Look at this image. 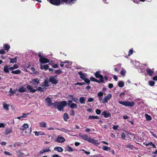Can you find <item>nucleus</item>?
<instances>
[{
	"label": "nucleus",
	"mask_w": 157,
	"mask_h": 157,
	"mask_svg": "<svg viewBox=\"0 0 157 157\" xmlns=\"http://www.w3.org/2000/svg\"><path fill=\"white\" fill-rule=\"evenodd\" d=\"M65 141V139L63 137L59 136L56 138V141L59 143H62Z\"/></svg>",
	"instance_id": "9"
},
{
	"label": "nucleus",
	"mask_w": 157,
	"mask_h": 157,
	"mask_svg": "<svg viewBox=\"0 0 157 157\" xmlns=\"http://www.w3.org/2000/svg\"><path fill=\"white\" fill-rule=\"evenodd\" d=\"M146 120L147 121H150L151 120V117L149 115H148L147 114H145V115Z\"/></svg>",
	"instance_id": "40"
},
{
	"label": "nucleus",
	"mask_w": 157,
	"mask_h": 157,
	"mask_svg": "<svg viewBox=\"0 0 157 157\" xmlns=\"http://www.w3.org/2000/svg\"><path fill=\"white\" fill-rule=\"evenodd\" d=\"M10 63H14L17 62V58L16 57H15L13 59H12L10 58Z\"/></svg>",
	"instance_id": "34"
},
{
	"label": "nucleus",
	"mask_w": 157,
	"mask_h": 157,
	"mask_svg": "<svg viewBox=\"0 0 157 157\" xmlns=\"http://www.w3.org/2000/svg\"><path fill=\"white\" fill-rule=\"evenodd\" d=\"M28 114H29V113H27V114L24 113L22 116L23 118L26 117H27V115Z\"/></svg>",
	"instance_id": "60"
},
{
	"label": "nucleus",
	"mask_w": 157,
	"mask_h": 157,
	"mask_svg": "<svg viewBox=\"0 0 157 157\" xmlns=\"http://www.w3.org/2000/svg\"><path fill=\"white\" fill-rule=\"evenodd\" d=\"M34 132L35 133V135L36 136L44 134V133L41 132Z\"/></svg>",
	"instance_id": "28"
},
{
	"label": "nucleus",
	"mask_w": 157,
	"mask_h": 157,
	"mask_svg": "<svg viewBox=\"0 0 157 157\" xmlns=\"http://www.w3.org/2000/svg\"><path fill=\"white\" fill-rule=\"evenodd\" d=\"M4 153L7 155H12V154H10L9 152L8 151H5L4 152Z\"/></svg>",
	"instance_id": "57"
},
{
	"label": "nucleus",
	"mask_w": 157,
	"mask_h": 157,
	"mask_svg": "<svg viewBox=\"0 0 157 157\" xmlns=\"http://www.w3.org/2000/svg\"><path fill=\"white\" fill-rule=\"evenodd\" d=\"M39 126L41 127L46 128L47 127V124L45 122H41L39 123Z\"/></svg>",
	"instance_id": "22"
},
{
	"label": "nucleus",
	"mask_w": 157,
	"mask_h": 157,
	"mask_svg": "<svg viewBox=\"0 0 157 157\" xmlns=\"http://www.w3.org/2000/svg\"><path fill=\"white\" fill-rule=\"evenodd\" d=\"M26 66L28 69L31 66V63L27 64Z\"/></svg>",
	"instance_id": "63"
},
{
	"label": "nucleus",
	"mask_w": 157,
	"mask_h": 157,
	"mask_svg": "<svg viewBox=\"0 0 157 157\" xmlns=\"http://www.w3.org/2000/svg\"><path fill=\"white\" fill-rule=\"evenodd\" d=\"M72 101L71 100H69L68 101V103H67V105H70L71 103H73L72 102Z\"/></svg>",
	"instance_id": "64"
},
{
	"label": "nucleus",
	"mask_w": 157,
	"mask_h": 157,
	"mask_svg": "<svg viewBox=\"0 0 157 157\" xmlns=\"http://www.w3.org/2000/svg\"><path fill=\"white\" fill-rule=\"evenodd\" d=\"M78 74L80 76V78L83 79V80L85 79V78H86L87 76V75L86 74L82 73V72L81 71H79L78 72Z\"/></svg>",
	"instance_id": "16"
},
{
	"label": "nucleus",
	"mask_w": 157,
	"mask_h": 157,
	"mask_svg": "<svg viewBox=\"0 0 157 157\" xmlns=\"http://www.w3.org/2000/svg\"><path fill=\"white\" fill-rule=\"evenodd\" d=\"M5 127V125L4 123H0V128H4Z\"/></svg>",
	"instance_id": "53"
},
{
	"label": "nucleus",
	"mask_w": 157,
	"mask_h": 157,
	"mask_svg": "<svg viewBox=\"0 0 157 157\" xmlns=\"http://www.w3.org/2000/svg\"><path fill=\"white\" fill-rule=\"evenodd\" d=\"M125 94V93H123V92H122V93H121L120 94V97H121V98H124V95Z\"/></svg>",
	"instance_id": "50"
},
{
	"label": "nucleus",
	"mask_w": 157,
	"mask_h": 157,
	"mask_svg": "<svg viewBox=\"0 0 157 157\" xmlns=\"http://www.w3.org/2000/svg\"><path fill=\"white\" fill-rule=\"evenodd\" d=\"M126 136H128L126 135V132L125 133H123L121 135V137L123 139H124L125 138Z\"/></svg>",
	"instance_id": "46"
},
{
	"label": "nucleus",
	"mask_w": 157,
	"mask_h": 157,
	"mask_svg": "<svg viewBox=\"0 0 157 157\" xmlns=\"http://www.w3.org/2000/svg\"><path fill=\"white\" fill-rule=\"evenodd\" d=\"M113 85L111 83H109L108 85V87L109 88H113Z\"/></svg>",
	"instance_id": "59"
},
{
	"label": "nucleus",
	"mask_w": 157,
	"mask_h": 157,
	"mask_svg": "<svg viewBox=\"0 0 157 157\" xmlns=\"http://www.w3.org/2000/svg\"><path fill=\"white\" fill-rule=\"evenodd\" d=\"M40 53L38 54V56L40 57L39 60L41 63H47L49 62V60L46 58L42 56Z\"/></svg>",
	"instance_id": "5"
},
{
	"label": "nucleus",
	"mask_w": 157,
	"mask_h": 157,
	"mask_svg": "<svg viewBox=\"0 0 157 157\" xmlns=\"http://www.w3.org/2000/svg\"><path fill=\"white\" fill-rule=\"evenodd\" d=\"M67 98L68 99H71L74 102H77L78 100V98H75L74 97V96L72 95H68Z\"/></svg>",
	"instance_id": "15"
},
{
	"label": "nucleus",
	"mask_w": 157,
	"mask_h": 157,
	"mask_svg": "<svg viewBox=\"0 0 157 157\" xmlns=\"http://www.w3.org/2000/svg\"><path fill=\"white\" fill-rule=\"evenodd\" d=\"M36 88V90H38L40 91H43L44 90V89L45 88L44 87H38Z\"/></svg>",
	"instance_id": "32"
},
{
	"label": "nucleus",
	"mask_w": 157,
	"mask_h": 157,
	"mask_svg": "<svg viewBox=\"0 0 157 157\" xmlns=\"http://www.w3.org/2000/svg\"><path fill=\"white\" fill-rule=\"evenodd\" d=\"M48 86V82L47 80H45L44 82V84L43 85H42V87H44L45 88V87Z\"/></svg>",
	"instance_id": "42"
},
{
	"label": "nucleus",
	"mask_w": 157,
	"mask_h": 157,
	"mask_svg": "<svg viewBox=\"0 0 157 157\" xmlns=\"http://www.w3.org/2000/svg\"><path fill=\"white\" fill-rule=\"evenodd\" d=\"M82 151L83 152H84V153H86V154H88V155H89L90 154V152L89 151H87L85 150L84 149H82Z\"/></svg>",
	"instance_id": "54"
},
{
	"label": "nucleus",
	"mask_w": 157,
	"mask_h": 157,
	"mask_svg": "<svg viewBox=\"0 0 157 157\" xmlns=\"http://www.w3.org/2000/svg\"><path fill=\"white\" fill-rule=\"evenodd\" d=\"M49 66L48 64L43 65L42 64L40 65V69L41 70L44 69L45 70L48 69Z\"/></svg>",
	"instance_id": "18"
},
{
	"label": "nucleus",
	"mask_w": 157,
	"mask_h": 157,
	"mask_svg": "<svg viewBox=\"0 0 157 157\" xmlns=\"http://www.w3.org/2000/svg\"><path fill=\"white\" fill-rule=\"evenodd\" d=\"M16 90H12V88H10V94H9V95L10 96H12L14 94H15L16 93Z\"/></svg>",
	"instance_id": "33"
},
{
	"label": "nucleus",
	"mask_w": 157,
	"mask_h": 157,
	"mask_svg": "<svg viewBox=\"0 0 157 157\" xmlns=\"http://www.w3.org/2000/svg\"><path fill=\"white\" fill-rule=\"evenodd\" d=\"M26 91V89L24 87H21L18 90V91L21 93L24 92Z\"/></svg>",
	"instance_id": "29"
},
{
	"label": "nucleus",
	"mask_w": 157,
	"mask_h": 157,
	"mask_svg": "<svg viewBox=\"0 0 157 157\" xmlns=\"http://www.w3.org/2000/svg\"><path fill=\"white\" fill-rule=\"evenodd\" d=\"M88 118L90 119H97L98 117L97 116H90Z\"/></svg>",
	"instance_id": "41"
},
{
	"label": "nucleus",
	"mask_w": 157,
	"mask_h": 157,
	"mask_svg": "<svg viewBox=\"0 0 157 157\" xmlns=\"http://www.w3.org/2000/svg\"><path fill=\"white\" fill-rule=\"evenodd\" d=\"M76 0H49L50 2L54 5L57 6L61 2H67L70 4L74 3Z\"/></svg>",
	"instance_id": "1"
},
{
	"label": "nucleus",
	"mask_w": 157,
	"mask_h": 157,
	"mask_svg": "<svg viewBox=\"0 0 157 157\" xmlns=\"http://www.w3.org/2000/svg\"><path fill=\"white\" fill-rule=\"evenodd\" d=\"M54 150L61 152L63 151V149L62 148L60 147H57L54 148Z\"/></svg>",
	"instance_id": "23"
},
{
	"label": "nucleus",
	"mask_w": 157,
	"mask_h": 157,
	"mask_svg": "<svg viewBox=\"0 0 157 157\" xmlns=\"http://www.w3.org/2000/svg\"><path fill=\"white\" fill-rule=\"evenodd\" d=\"M104 79L106 80H107V78L106 76H105L103 78V76L99 74V83H103L104 82Z\"/></svg>",
	"instance_id": "11"
},
{
	"label": "nucleus",
	"mask_w": 157,
	"mask_h": 157,
	"mask_svg": "<svg viewBox=\"0 0 157 157\" xmlns=\"http://www.w3.org/2000/svg\"><path fill=\"white\" fill-rule=\"evenodd\" d=\"M149 85L151 86H153L155 84V82L154 81L150 80L148 82Z\"/></svg>",
	"instance_id": "38"
},
{
	"label": "nucleus",
	"mask_w": 157,
	"mask_h": 157,
	"mask_svg": "<svg viewBox=\"0 0 157 157\" xmlns=\"http://www.w3.org/2000/svg\"><path fill=\"white\" fill-rule=\"evenodd\" d=\"M133 1L135 3H136L138 4L140 3V2L139 0H133Z\"/></svg>",
	"instance_id": "56"
},
{
	"label": "nucleus",
	"mask_w": 157,
	"mask_h": 157,
	"mask_svg": "<svg viewBox=\"0 0 157 157\" xmlns=\"http://www.w3.org/2000/svg\"><path fill=\"white\" fill-rule=\"evenodd\" d=\"M27 88L31 92L35 93L36 91V89H35V87H33L29 85H27Z\"/></svg>",
	"instance_id": "10"
},
{
	"label": "nucleus",
	"mask_w": 157,
	"mask_h": 157,
	"mask_svg": "<svg viewBox=\"0 0 157 157\" xmlns=\"http://www.w3.org/2000/svg\"><path fill=\"white\" fill-rule=\"evenodd\" d=\"M118 86L120 87H122L124 86V83L123 81H120L118 83Z\"/></svg>",
	"instance_id": "30"
},
{
	"label": "nucleus",
	"mask_w": 157,
	"mask_h": 157,
	"mask_svg": "<svg viewBox=\"0 0 157 157\" xmlns=\"http://www.w3.org/2000/svg\"><path fill=\"white\" fill-rule=\"evenodd\" d=\"M46 102L47 103L48 105H51L52 104V101L49 98H47L46 100Z\"/></svg>",
	"instance_id": "26"
},
{
	"label": "nucleus",
	"mask_w": 157,
	"mask_h": 157,
	"mask_svg": "<svg viewBox=\"0 0 157 157\" xmlns=\"http://www.w3.org/2000/svg\"><path fill=\"white\" fill-rule=\"evenodd\" d=\"M133 52V50L132 49H130L129 50V51L128 52V56H130L131 55H132Z\"/></svg>",
	"instance_id": "48"
},
{
	"label": "nucleus",
	"mask_w": 157,
	"mask_h": 157,
	"mask_svg": "<svg viewBox=\"0 0 157 157\" xmlns=\"http://www.w3.org/2000/svg\"><path fill=\"white\" fill-rule=\"evenodd\" d=\"M5 53V51L4 49H1L0 51V54H3Z\"/></svg>",
	"instance_id": "58"
},
{
	"label": "nucleus",
	"mask_w": 157,
	"mask_h": 157,
	"mask_svg": "<svg viewBox=\"0 0 157 157\" xmlns=\"http://www.w3.org/2000/svg\"><path fill=\"white\" fill-rule=\"evenodd\" d=\"M66 149L67 151L69 152H72L74 151V150L69 145H67L66 147Z\"/></svg>",
	"instance_id": "35"
},
{
	"label": "nucleus",
	"mask_w": 157,
	"mask_h": 157,
	"mask_svg": "<svg viewBox=\"0 0 157 157\" xmlns=\"http://www.w3.org/2000/svg\"><path fill=\"white\" fill-rule=\"evenodd\" d=\"M112 97V95L111 94H109L102 100V102L103 103H107L108 101Z\"/></svg>",
	"instance_id": "6"
},
{
	"label": "nucleus",
	"mask_w": 157,
	"mask_h": 157,
	"mask_svg": "<svg viewBox=\"0 0 157 157\" xmlns=\"http://www.w3.org/2000/svg\"><path fill=\"white\" fill-rule=\"evenodd\" d=\"M70 114H71V115L72 116H75V113H74V110H72L71 111V112Z\"/></svg>",
	"instance_id": "62"
},
{
	"label": "nucleus",
	"mask_w": 157,
	"mask_h": 157,
	"mask_svg": "<svg viewBox=\"0 0 157 157\" xmlns=\"http://www.w3.org/2000/svg\"><path fill=\"white\" fill-rule=\"evenodd\" d=\"M29 127V126L27 124H24L21 127L20 129L21 130H25Z\"/></svg>",
	"instance_id": "20"
},
{
	"label": "nucleus",
	"mask_w": 157,
	"mask_h": 157,
	"mask_svg": "<svg viewBox=\"0 0 157 157\" xmlns=\"http://www.w3.org/2000/svg\"><path fill=\"white\" fill-rule=\"evenodd\" d=\"M51 151V150L49 148V147H47L46 148L42 150H41L39 152V154L40 155H42L44 153L49 152Z\"/></svg>",
	"instance_id": "12"
},
{
	"label": "nucleus",
	"mask_w": 157,
	"mask_h": 157,
	"mask_svg": "<svg viewBox=\"0 0 157 157\" xmlns=\"http://www.w3.org/2000/svg\"><path fill=\"white\" fill-rule=\"evenodd\" d=\"M126 135L128 136L127 137L131 139H133L135 138L134 135L131 133H129L128 132H126Z\"/></svg>",
	"instance_id": "21"
},
{
	"label": "nucleus",
	"mask_w": 157,
	"mask_h": 157,
	"mask_svg": "<svg viewBox=\"0 0 157 157\" xmlns=\"http://www.w3.org/2000/svg\"><path fill=\"white\" fill-rule=\"evenodd\" d=\"M12 132V129H7L6 130L5 133L6 135L11 133Z\"/></svg>",
	"instance_id": "37"
},
{
	"label": "nucleus",
	"mask_w": 157,
	"mask_h": 157,
	"mask_svg": "<svg viewBox=\"0 0 157 157\" xmlns=\"http://www.w3.org/2000/svg\"><path fill=\"white\" fill-rule=\"evenodd\" d=\"M119 102L121 104L125 106L132 107L135 105V102L134 101H120Z\"/></svg>",
	"instance_id": "4"
},
{
	"label": "nucleus",
	"mask_w": 157,
	"mask_h": 157,
	"mask_svg": "<svg viewBox=\"0 0 157 157\" xmlns=\"http://www.w3.org/2000/svg\"><path fill=\"white\" fill-rule=\"evenodd\" d=\"M63 118L64 121H67L69 119L67 113H65L64 114Z\"/></svg>",
	"instance_id": "39"
},
{
	"label": "nucleus",
	"mask_w": 157,
	"mask_h": 157,
	"mask_svg": "<svg viewBox=\"0 0 157 157\" xmlns=\"http://www.w3.org/2000/svg\"><path fill=\"white\" fill-rule=\"evenodd\" d=\"M79 135L80 137L82 138V139L87 141L88 142L90 143L96 144L97 141L91 139L86 134H85L82 135V134L81 133H80L79 134Z\"/></svg>",
	"instance_id": "3"
},
{
	"label": "nucleus",
	"mask_w": 157,
	"mask_h": 157,
	"mask_svg": "<svg viewBox=\"0 0 157 157\" xmlns=\"http://www.w3.org/2000/svg\"><path fill=\"white\" fill-rule=\"evenodd\" d=\"M85 100V98L83 97H81L79 98V101L81 104H84Z\"/></svg>",
	"instance_id": "31"
},
{
	"label": "nucleus",
	"mask_w": 157,
	"mask_h": 157,
	"mask_svg": "<svg viewBox=\"0 0 157 157\" xmlns=\"http://www.w3.org/2000/svg\"><path fill=\"white\" fill-rule=\"evenodd\" d=\"M21 71L19 70H17L16 71H11V73L13 74H18L21 73Z\"/></svg>",
	"instance_id": "36"
},
{
	"label": "nucleus",
	"mask_w": 157,
	"mask_h": 157,
	"mask_svg": "<svg viewBox=\"0 0 157 157\" xmlns=\"http://www.w3.org/2000/svg\"><path fill=\"white\" fill-rule=\"evenodd\" d=\"M94 100V99L91 98H88L87 100L88 102H91L93 101Z\"/></svg>",
	"instance_id": "52"
},
{
	"label": "nucleus",
	"mask_w": 157,
	"mask_h": 157,
	"mask_svg": "<svg viewBox=\"0 0 157 157\" xmlns=\"http://www.w3.org/2000/svg\"><path fill=\"white\" fill-rule=\"evenodd\" d=\"M9 67L7 65L5 66L3 71L6 73L9 72Z\"/></svg>",
	"instance_id": "25"
},
{
	"label": "nucleus",
	"mask_w": 157,
	"mask_h": 157,
	"mask_svg": "<svg viewBox=\"0 0 157 157\" xmlns=\"http://www.w3.org/2000/svg\"><path fill=\"white\" fill-rule=\"evenodd\" d=\"M62 73V71L60 69L56 70L55 71V73L56 74H60Z\"/></svg>",
	"instance_id": "45"
},
{
	"label": "nucleus",
	"mask_w": 157,
	"mask_h": 157,
	"mask_svg": "<svg viewBox=\"0 0 157 157\" xmlns=\"http://www.w3.org/2000/svg\"><path fill=\"white\" fill-rule=\"evenodd\" d=\"M126 72V71L125 70L123 69L121 70V75L123 76H124Z\"/></svg>",
	"instance_id": "44"
},
{
	"label": "nucleus",
	"mask_w": 157,
	"mask_h": 157,
	"mask_svg": "<svg viewBox=\"0 0 157 157\" xmlns=\"http://www.w3.org/2000/svg\"><path fill=\"white\" fill-rule=\"evenodd\" d=\"M102 115L105 118H107L111 116V114L108 111H104L102 113Z\"/></svg>",
	"instance_id": "13"
},
{
	"label": "nucleus",
	"mask_w": 157,
	"mask_h": 157,
	"mask_svg": "<svg viewBox=\"0 0 157 157\" xmlns=\"http://www.w3.org/2000/svg\"><path fill=\"white\" fill-rule=\"evenodd\" d=\"M13 67L14 69L17 68H18V66L16 64H15L13 66Z\"/></svg>",
	"instance_id": "61"
},
{
	"label": "nucleus",
	"mask_w": 157,
	"mask_h": 157,
	"mask_svg": "<svg viewBox=\"0 0 157 157\" xmlns=\"http://www.w3.org/2000/svg\"><path fill=\"white\" fill-rule=\"evenodd\" d=\"M83 80L86 83L88 84L90 82V80L86 78H85Z\"/></svg>",
	"instance_id": "49"
},
{
	"label": "nucleus",
	"mask_w": 157,
	"mask_h": 157,
	"mask_svg": "<svg viewBox=\"0 0 157 157\" xmlns=\"http://www.w3.org/2000/svg\"><path fill=\"white\" fill-rule=\"evenodd\" d=\"M90 80L92 81L98 82V81L97 79H96L95 78L93 77H91L90 78Z\"/></svg>",
	"instance_id": "47"
},
{
	"label": "nucleus",
	"mask_w": 157,
	"mask_h": 157,
	"mask_svg": "<svg viewBox=\"0 0 157 157\" xmlns=\"http://www.w3.org/2000/svg\"><path fill=\"white\" fill-rule=\"evenodd\" d=\"M102 149L105 151H109L111 150V148L110 147H107L105 146H104L102 147Z\"/></svg>",
	"instance_id": "27"
},
{
	"label": "nucleus",
	"mask_w": 157,
	"mask_h": 157,
	"mask_svg": "<svg viewBox=\"0 0 157 157\" xmlns=\"http://www.w3.org/2000/svg\"><path fill=\"white\" fill-rule=\"evenodd\" d=\"M49 81L51 82L52 83L56 84L58 82V81L55 77H50Z\"/></svg>",
	"instance_id": "14"
},
{
	"label": "nucleus",
	"mask_w": 157,
	"mask_h": 157,
	"mask_svg": "<svg viewBox=\"0 0 157 157\" xmlns=\"http://www.w3.org/2000/svg\"><path fill=\"white\" fill-rule=\"evenodd\" d=\"M52 67L54 68H56L58 67V66L57 64H55L53 65L52 66Z\"/></svg>",
	"instance_id": "55"
},
{
	"label": "nucleus",
	"mask_w": 157,
	"mask_h": 157,
	"mask_svg": "<svg viewBox=\"0 0 157 157\" xmlns=\"http://www.w3.org/2000/svg\"><path fill=\"white\" fill-rule=\"evenodd\" d=\"M4 46L5 50L7 51L9 50L10 48V46L7 44H4Z\"/></svg>",
	"instance_id": "43"
},
{
	"label": "nucleus",
	"mask_w": 157,
	"mask_h": 157,
	"mask_svg": "<svg viewBox=\"0 0 157 157\" xmlns=\"http://www.w3.org/2000/svg\"><path fill=\"white\" fill-rule=\"evenodd\" d=\"M3 108L6 110H8L9 109V104H7L6 102L3 103Z\"/></svg>",
	"instance_id": "19"
},
{
	"label": "nucleus",
	"mask_w": 157,
	"mask_h": 157,
	"mask_svg": "<svg viewBox=\"0 0 157 157\" xmlns=\"http://www.w3.org/2000/svg\"><path fill=\"white\" fill-rule=\"evenodd\" d=\"M53 104L56 108L61 111L62 110L64 107L67 105V102L66 101H63L61 102H56Z\"/></svg>",
	"instance_id": "2"
},
{
	"label": "nucleus",
	"mask_w": 157,
	"mask_h": 157,
	"mask_svg": "<svg viewBox=\"0 0 157 157\" xmlns=\"http://www.w3.org/2000/svg\"><path fill=\"white\" fill-rule=\"evenodd\" d=\"M146 71L147 74L150 76H151L154 73L153 70L149 68L147 69Z\"/></svg>",
	"instance_id": "17"
},
{
	"label": "nucleus",
	"mask_w": 157,
	"mask_h": 157,
	"mask_svg": "<svg viewBox=\"0 0 157 157\" xmlns=\"http://www.w3.org/2000/svg\"><path fill=\"white\" fill-rule=\"evenodd\" d=\"M30 83L35 86V87L36 88L37 85L40 83V80L38 78L33 79L30 82Z\"/></svg>",
	"instance_id": "7"
},
{
	"label": "nucleus",
	"mask_w": 157,
	"mask_h": 157,
	"mask_svg": "<svg viewBox=\"0 0 157 157\" xmlns=\"http://www.w3.org/2000/svg\"><path fill=\"white\" fill-rule=\"evenodd\" d=\"M67 63L68 65H66L65 66L66 67H68L70 66L71 65L72 63V62H70L69 61H65L64 62H61V63L60 64V66L61 67H63L64 64Z\"/></svg>",
	"instance_id": "8"
},
{
	"label": "nucleus",
	"mask_w": 157,
	"mask_h": 157,
	"mask_svg": "<svg viewBox=\"0 0 157 157\" xmlns=\"http://www.w3.org/2000/svg\"><path fill=\"white\" fill-rule=\"evenodd\" d=\"M69 106L71 109H77L78 108L77 105L74 103H71Z\"/></svg>",
	"instance_id": "24"
},
{
	"label": "nucleus",
	"mask_w": 157,
	"mask_h": 157,
	"mask_svg": "<svg viewBox=\"0 0 157 157\" xmlns=\"http://www.w3.org/2000/svg\"><path fill=\"white\" fill-rule=\"evenodd\" d=\"M119 127V126L118 125H114L113 127V128L115 130H117L118 128Z\"/></svg>",
	"instance_id": "51"
}]
</instances>
